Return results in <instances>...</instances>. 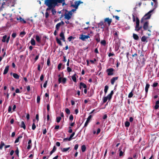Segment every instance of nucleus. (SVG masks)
<instances>
[{
    "label": "nucleus",
    "mask_w": 159,
    "mask_h": 159,
    "mask_svg": "<svg viewBox=\"0 0 159 159\" xmlns=\"http://www.w3.org/2000/svg\"><path fill=\"white\" fill-rule=\"evenodd\" d=\"M63 2H64V0H45L44 4L48 7L46 11L51 10L52 14L55 15L57 11L54 8L56 6H58V3H62Z\"/></svg>",
    "instance_id": "nucleus-1"
},
{
    "label": "nucleus",
    "mask_w": 159,
    "mask_h": 159,
    "mask_svg": "<svg viewBox=\"0 0 159 159\" xmlns=\"http://www.w3.org/2000/svg\"><path fill=\"white\" fill-rule=\"evenodd\" d=\"M154 9H153L152 10L150 11L147 13L145 14V15L143 17L141 20V22H143L144 21L150 19L152 14L151 13L153 12Z\"/></svg>",
    "instance_id": "nucleus-2"
},
{
    "label": "nucleus",
    "mask_w": 159,
    "mask_h": 159,
    "mask_svg": "<svg viewBox=\"0 0 159 159\" xmlns=\"http://www.w3.org/2000/svg\"><path fill=\"white\" fill-rule=\"evenodd\" d=\"M144 24L143 25V28L144 30H148L150 31V30H148L149 29V22L148 21H144Z\"/></svg>",
    "instance_id": "nucleus-3"
},
{
    "label": "nucleus",
    "mask_w": 159,
    "mask_h": 159,
    "mask_svg": "<svg viewBox=\"0 0 159 159\" xmlns=\"http://www.w3.org/2000/svg\"><path fill=\"white\" fill-rule=\"evenodd\" d=\"M72 13L71 12H69L68 13H65L64 15V18L67 19L68 20H69L71 18Z\"/></svg>",
    "instance_id": "nucleus-4"
},
{
    "label": "nucleus",
    "mask_w": 159,
    "mask_h": 159,
    "mask_svg": "<svg viewBox=\"0 0 159 159\" xmlns=\"http://www.w3.org/2000/svg\"><path fill=\"white\" fill-rule=\"evenodd\" d=\"M114 69L112 68H110L107 69L106 70V72L107 73L108 75L110 76L113 75V71Z\"/></svg>",
    "instance_id": "nucleus-5"
},
{
    "label": "nucleus",
    "mask_w": 159,
    "mask_h": 159,
    "mask_svg": "<svg viewBox=\"0 0 159 159\" xmlns=\"http://www.w3.org/2000/svg\"><path fill=\"white\" fill-rule=\"evenodd\" d=\"M67 79L66 78H63L62 79V77H59L58 79V82L59 84L61 83L62 84H65L66 81Z\"/></svg>",
    "instance_id": "nucleus-6"
},
{
    "label": "nucleus",
    "mask_w": 159,
    "mask_h": 159,
    "mask_svg": "<svg viewBox=\"0 0 159 159\" xmlns=\"http://www.w3.org/2000/svg\"><path fill=\"white\" fill-rule=\"evenodd\" d=\"M89 35V34H88L86 35L82 34L81 35V37H80V39L83 41H85L86 39L90 38Z\"/></svg>",
    "instance_id": "nucleus-7"
},
{
    "label": "nucleus",
    "mask_w": 159,
    "mask_h": 159,
    "mask_svg": "<svg viewBox=\"0 0 159 159\" xmlns=\"http://www.w3.org/2000/svg\"><path fill=\"white\" fill-rule=\"evenodd\" d=\"M112 21V20L111 19H110L109 17H107L105 18L104 19V22L105 23H107L108 26H110Z\"/></svg>",
    "instance_id": "nucleus-8"
},
{
    "label": "nucleus",
    "mask_w": 159,
    "mask_h": 159,
    "mask_svg": "<svg viewBox=\"0 0 159 159\" xmlns=\"http://www.w3.org/2000/svg\"><path fill=\"white\" fill-rule=\"evenodd\" d=\"M135 31L137 32H139V30H141V33L143 34V30L142 29V26H135L134 30Z\"/></svg>",
    "instance_id": "nucleus-9"
},
{
    "label": "nucleus",
    "mask_w": 159,
    "mask_h": 159,
    "mask_svg": "<svg viewBox=\"0 0 159 159\" xmlns=\"http://www.w3.org/2000/svg\"><path fill=\"white\" fill-rule=\"evenodd\" d=\"M92 116L91 115H89L87 119V120L84 124V127H86L87 126Z\"/></svg>",
    "instance_id": "nucleus-10"
},
{
    "label": "nucleus",
    "mask_w": 159,
    "mask_h": 159,
    "mask_svg": "<svg viewBox=\"0 0 159 159\" xmlns=\"http://www.w3.org/2000/svg\"><path fill=\"white\" fill-rule=\"evenodd\" d=\"M60 36L61 37L60 39L62 40L64 42L65 41V38L64 35V33L63 31H62L60 33Z\"/></svg>",
    "instance_id": "nucleus-11"
},
{
    "label": "nucleus",
    "mask_w": 159,
    "mask_h": 159,
    "mask_svg": "<svg viewBox=\"0 0 159 159\" xmlns=\"http://www.w3.org/2000/svg\"><path fill=\"white\" fill-rule=\"evenodd\" d=\"M95 38L97 42L98 43L99 42L100 40V35L98 33L95 36Z\"/></svg>",
    "instance_id": "nucleus-12"
},
{
    "label": "nucleus",
    "mask_w": 159,
    "mask_h": 159,
    "mask_svg": "<svg viewBox=\"0 0 159 159\" xmlns=\"http://www.w3.org/2000/svg\"><path fill=\"white\" fill-rule=\"evenodd\" d=\"M118 77H113L111 80V84L112 85H113L116 80H118Z\"/></svg>",
    "instance_id": "nucleus-13"
},
{
    "label": "nucleus",
    "mask_w": 159,
    "mask_h": 159,
    "mask_svg": "<svg viewBox=\"0 0 159 159\" xmlns=\"http://www.w3.org/2000/svg\"><path fill=\"white\" fill-rule=\"evenodd\" d=\"M78 3V1H76L75 2V4L71 5V6L75 8L76 9H77L78 8V6L79 5V4Z\"/></svg>",
    "instance_id": "nucleus-14"
},
{
    "label": "nucleus",
    "mask_w": 159,
    "mask_h": 159,
    "mask_svg": "<svg viewBox=\"0 0 159 159\" xmlns=\"http://www.w3.org/2000/svg\"><path fill=\"white\" fill-rule=\"evenodd\" d=\"M114 38L115 39H118V34L119 33V32L118 31H114Z\"/></svg>",
    "instance_id": "nucleus-15"
},
{
    "label": "nucleus",
    "mask_w": 159,
    "mask_h": 159,
    "mask_svg": "<svg viewBox=\"0 0 159 159\" xmlns=\"http://www.w3.org/2000/svg\"><path fill=\"white\" fill-rule=\"evenodd\" d=\"M9 66L8 65L5 68V69L4 71V72L3 73V75H6L7 73L9 70Z\"/></svg>",
    "instance_id": "nucleus-16"
},
{
    "label": "nucleus",
    "mask_w": 159,
    "mask_h": 159,
    "mask_svg": "<svg viewBox=\"0 0 159 159\" xmlns=\"http://www.w3.org/2000/svg\"><path fill=\"white\" fill-rule=\"evenodd\" d=\"M133 39L135 40H138L139 39V36L137 34H133Z\"/></svg>",
    "instance_id": "nucleus-17"
},
{
    "label": "nucleus",
    "mask_w": 159,
    "mask_h": 159,
    "mask_svg": "<svg viewBox=\"0 0 159 159\" xmlns=\"http://www.w3.org/2000/svg\"><path fill=\"white\" fill-rule=\"evenodd\" d=\"M149 87H150L149 84H146V86H145V92H146V93L145 97H146V96H147V94L148 92V89L149 88Z\"/></svg>",
    "instance_id": "nucleus-18"
},
{
    "label": "nucleus",
    "mask_w": 159,
    "mask_h": 159,
    "mask_svg": "<svg viewBox=\"0 0 159 159\" xmlns=\"http://www.w3.org/2000/svg\"><path fill=\"white\" fill-rule=\"evenodd\" d=\"M16 19L17 20H20V22H23L25 24L26 23V21H25L20 16L19 18H17Z\"/></svg>",
    "instance_id": "nucleus-19"
},
{
    "label": "nucleus",
    "mask_w": 159,
    "mask_h": 159,
    "mask_svg": "<svg viewBox=\"0 0 159 159\" xmlns=\"http://www.w3.org/2000/svg\"><path fill=\"white\" fill-rule=\"evenodd\" d=\"M20 126L21 128H23L24 129H26V126L24 121H21V125Z\"/></svg>",
    "instance_id": "nucleus-20"
},
{
    "label": "nucleus",
    "mask_w": 159,
    "mask_h": 159,
    "mask_svg": "<svg viewBox=\"0 0 159 159\" xmlns=\"http://www.w3.org/2000/svg\"><path fill=\"white\" fill-rule=\"evenodd\" d=\"M159 107V101L157 100L156 102L155 105L154 107L155 109H157Z\"/></svg>",
    "instance_id": "nucleus-21"
},
{
    "label": "nucleus",
    "mask_w": 159,
    "mask_h": 159,
    "mask_svg": "<svg viewBox=\"0 0 159 159\" xmlns=\"http://www.w3.org/2000/svg\"><path fill=\"white\" fill-rule=\"evenodd\" d=\"M22 134L20 135L16 139L15 141V143H16L19 142V139L22 138Z\"/></svg>",
    "instance_id": "nucleus-22"
},
{
    "label": "nucleus",
    "mask_w": 159,
    "mask_h": 159,
    "mask_svg": "<svg viewBox=\"0 0 159 159\" xmlns=\"http://www.w3.org/2000/svg\"><path fill=\"white\" fill-rule=\"evenodd\" d=\"M113 93H114L113 91L112 90L111 91L110 93L107 95L109 98V100H110L111 99L112 97V96Z\"/></svg>",
    "instance_id": "nucleus-23"
},
{
    "label": "nucleus",
    "mask_w": 159,
    "mask_h": 159,
    "mask_svg": "<svg viewBox=\"0 0 159 159\" xmlns=\"http://www.w3.org/2000/svg\"><path fill=\"white\" fill-rule=\"evenodd\" d=\"M70 148V147L61 148V150L62 152H66Z\"/></svg>",
    "instance_id": "nucleus-24"
},
{
    "label": "nucleus",
    "mask_w": 159,
    "mask_h": 159,
    "mask_svg": "<svg viewBox=\"0 0 159 159\" xmlns=\"http://www.w3.org/2000/svg\"><path fill=\"white\" fill-rule=\"evenodd\" d=\"M13 76L14 78L16 79H19V75L17 74L14 73L13 74Z\"/></svg>",
    "instance_id": "nucleus-25"
},
{
    "label": "nucleus",
    "mask_w": 159,
    "mask_h": 159,
    "mask_svg": "<svg viewBox=\"0 0 159 159\" xmlns=\"http://www.w3.org/2000/svg\"><path fill=\"white\" fill-rule=\"evenodd\" d=\"M56 40L57 42V43L60 46H62V44L61 41L57 37L56 38Z\"/></svg>",
    "instance_id": "nucleus-26"
},
{
    "label": "nucleus",
    "mask_w": 159,
    "mask_h": 159,
    "mask_svg": "<svg viewBox=\"0 0 159 159\" xmlns=\"http://www.w3.org/2000/svg\"><path fill=\"white\" fill-rule=\"evenodd\" d=\"M155 4L153 9H155L157 6V0H152Z\"/></svg>",
    "instance_id": "nucleus-27"
},
{
    "label": "nucleus",
    "mask_w": 159,
    "mask_h": 159,
    "mask_svg": "<svg viewBox=\"0 0 159 159\" xmlns=\"http://www.w3.org/2000/svg\"><path fill=\"white\" fill-rule=\"evenodd\" d=\"M109 100V98L107 96V97H105L103 98V103H105L107 101V100Z\"/></svg>",
    "instance_id": "nucleus-28"
},
{
    "label": "nucleus",
    "mask_w": 159,
    "mask_h": 159,
    "mask_svg": "<svg viewBox=\"0 0 159 159\" xmlns=\"http://www.w3.org/2000/svg\"><path fill=\"white\" fill-rule=\"evenodd\" d=\"M147 38V37L145 36H143L141 38V41L143 42H145V41L147 42V41H146Z\"/></svg>",
    "instance_id": "nucleus-29"
},
{
    "label": "nucleus",
    "mask_w": 159,
    "mask_h": 159,
    "mask_svg": "<svg viewBox=\"0 0 159 159\" xmlns=\"http://www.w3.org/2000/svg\"><path fill=\"white\" fill-rule=\"evenodd\" d=\"M36 41L39 43H41L40 39L38 35L36 36Z\"/></svg>",
    "instance_id": "nucleus-30"
},
{
    "label": "nucleus",
    "mask_w": 159,
    "mask_h": 159,
    "mask_svg": "<svg viewBox=\"0 0 159 159\" xmlns=\"http://www.w3.org/2000/svg\"><path fill=\"white\" fill-rule=\"evenodd\" d=\"M136 25L135 26H139V20L138 18L137 17L136 18Z\"/></svg>",
    "instance_id": "nucleus-31"
},
{
    "label": "nucleus",
    "mask_w": 159,
    "mask_h": 159,
    "mask_svg": "<svg viewBox=\"0 0 159 159\" xmlns=\"http://www.w3.org/2000/svg\"><path fill=\"white\" fill-rule=\"evenodd\" d=\"M80 85L82 87H83L84 89H86L87 87V85L86 84L80 82Z\"/></svg>",
    "instance_id": "nucleus-32"
},
{
    "label": "nucleus",
    "mask_w": 159,
    "mask_h": 159,
    "mask_svg": "<svg viewBox=\"0 0 159 159\" xmlns=\"http://www.w3.org/2000/svg\"><path fill=\"white\" fill-rule=\"evenodd\" d=\"M76 74H75L74 75H73L72 76V79L73 81L74 82H76Z\"/></svg>",
    "instance_id": "nucleus-33"
},
{
    "label": "nucleus",
    "mask_w": 159,
    "mask_h": 159,
    "mask_svg": "<svg viewBox=\"0 0 159 159\" xmlns=\"http://www.w3.org/2000/svg\"><path fill=\"white\" fill-rule=\"evenodd\" d=\"M30 43L32 45L34 46L35 45V41L34 39H32Z\"/></svg>",
    "instance_id": "nucleus-34"
},
{
    "label": "nucleus",
    "mask_w": 159,
    "mask_h": 159,
    "mask_svg": "<svg viewBox=\"0 0 159 159\" xmlns=\"http://www.w3.org/2000/svg\"><path fill=\"white\" fill-rule=\"evenodd\" d=\"M7 35H5L3 36L2 37V41L3 42H6V39L7 38Z\"/></svg>",
    "instance_id": "nucleus-35"
},
{
    "label": "nucleus",
    "mask_w": 159,
    "mask_h": 159,
    "mask_svg": "<svg viewBox=\"0 0 159 159\" xmlns=\"http://www.w3.org/2000/svg\"><path fill=\"white\" fill-rule=\"evenodd\" d=\"M5 146V144L2 141H1L0 143V150H2V149L3 147Z\"/></svg>",
    "instance_id": "nucleus-36"
},
{
    "label": "nucleus",
    "mask_w": 159,
    "mask_h": 159,
    "mask_svg": "<svg viewBox=\"0 0 159 159\" xmlns=\"http://www.w3.org/2000/svg\"><path fill=\"white\" fill-rule=\"evenodd\" d=\"M81 149L83 152H84L86 149V148L84 145H83L81 147Z\"/></svg>",
    "instance_id": "nucleus-37"
},
{
    "label": "nucleus",
    "mask_w": 159,
    "mask_h": 159,
    "mask_svg": "<svg viewBox=\"0 0 159 159\" xmlns=\"http://www.w3.org/2000/svg\"><path fill=\"white\" fill-rule=\"evenodd\" d=\"M108 88V86L107 85L105 86L104 91L105 94H106L107 93Z\"/></svg>",
    "instance_id": "nucleus-38"
},
{
    "label": "nucleus",
    "mask_w": 159,
    "mask_h": 159,
    "mask_svg": "<svg viewBox=\"0 0 159 159\" xmlns=\"http://www.w3.org/2000/svg\"><path fill=\"white\" fill-rule=\"evenodd\" d=\"M61 25V24H60V23H57L56 25V30H58L59 29Z\"/></svg>",
    "instance_id": "nucleus-39"
},
{
    "label": "nucleus",
    "mask_w": 159,
    "mask_h": 159,
    "mask_svg": "<svg viewBox=\"0 0 159 159\" xmlns=\"http://www.w3.org/2000/svg\"><path fill=\"white\" fill-rule=\"evenodd\" d=\"M61 120V117L60 116L57 117L56 119V121L57 123H59Z\"/></svg>",
    "instance_id": "nucleus-40"
},
{
    "label": "nucleus",
    "mask_w": 159,
    "mask_h": 159,
    "mask_svg": "<svg viewBox=\"0 0 159 159\" xmlns=\"http://www.w3.org/2000/svg\"><path fill=\"white\" fill-rule=\"evenodd\" d=\"M130 125V123L128 121H126L125 123V126L126 127H129Z\"/></svg>",
    "instance_id": "nucleus-41"
},
{
    "label": "nucleus",
    "mask_w": 159,
    "mask_h": 159,
    "mask_svg": "<svg viewBox=\"0 0 159 159\" xmlns=\"http://www.w3.org/2000/svg\"><path fill=\"white\" fill-rule=\"evenodd\" d=\"M65 112L67 114H70V111L68 108H66L65 109Z\"/></svg>",
    "instance_id": "nucleus-42"
},
{
    "label": "nucleus",
    "mask_w": 159,
    "mask_h": 159,
    "mask_svg": "<svg viewBox=\"0 0 159 159\" xmlns=\"http://www.w3.org/2000/svg\"><path fill=\"white\" fill-rule=\"evenodd\" d=\"M101 44L104 46H105L106 44V41L105 40H101Z\"/></svg>",
    "instance_id": "nucleus-43"
},
{
    "label": "nucleus",
    "mask_w": 159,
    "mask_h": 159,
    "mask_svg": "<svg viewBox=\"0 0 159 159\" xmlns=\"http://www.w3.org/2000/svg\"><path fill=\"white\" fill-rule=\"evenodd\" d=\"M133 90L128 95V98H132L133 96Z\"/></svg>",
    "instance_id": "nucleus-44"
},
{
    "label": "nucleus",
    "mask_w": 159,
    "mask_h": 159,
    "mask_svg": "<svg viewBox=\"0 0 159 159\" xmlns=\"http://www.w3.org/2000/svg\"><path fill=\"white\" fill-rule=\"evenodd\" d=\"M75 134V132H74L72 133V134L70 135V137L69 138V139L70 140H71L72 138L74 136Z\"/></svg>",
    "instance_id": "nucleus-45"
},
{
    "label": "nucleus",
    "mask_w": 159,
    "mask_h": 159,
    "mask_svg": "<svg viewBox=\"0 0 159 159\" xmlns=\"http://www.w3.org/2000/svg\"><path fill=\"white\" fill-rule=\"evenodd\" d=\"M40 96H38L37 98V102L38 103H39L40 102Z\"/></svg>",
    "instance_id": "nucleus-46"
},
{
    "label": "nucleus",
    "mask_w": 159,
    "mask_h": 159,
    "mask_svg": "<svg viewBox=\"0 0 159 159\" xmlns=\"http://www.w3.org/2000/svg\"><path fill=\"white\" fill-rule=\"evenodd\" d=\"M119 151H120L119 153V156L121 157L123 156L124 154V152H123L121 150V149H119Z\"/></svg>",
    "instance_id": "nucleus-47"
},
{
    "label": "nucleus",
    "mask_w": 159,
    "mask_h": 159,
    "mask_svg": "<svg viewBox=\"0 0 159 159\" xmlns=\"http://www.w3.org/2000/svg\"><path fill=\"white\" fill-rule=\"evenodd\" d=\"M15 152L16 154L18 157H19V150H18V147H17L15 151Z\"/></svg>",
    "instance_id": "nucleus-48"
},
{
    "label": "nucleus",
    "mask_w": 159,
    "mask_h": 159,
    "mask_svg": "<svg viewBox=\"0 0 159 159\" xmlns=\"http://www.w3.org/2000/svg\"><path fill=\"white\" fill-rule=\"evenodd\" d=\"M26 34V33L25 31L21 32L20 33V35L21 37H23Z\"/></svg>",
    "instance_id": "nucleus-49"
},
{
    "label": "nucleus",
    "mask_w": 159,
    "mask_h": 159,
    "mask_svg": "<svg viewBox=\"0 0 159 159\" xmlns=\"http://www.w3.org/2000/svg\"><path fill=\"white\" fill-rule=\"evenodd\" d=\"M62 65V64L61 63H59L57 66V69L58 70H61V66Z\"/></svg>",
    "instance_id": "nucleus-50"
},
{
    "label": "nucleus",
    "mask_w": 159,
    "mask_h": 159,
    "mask_svg": "<svg viewBox=\"0 0 159 159\" xmlns=\"http://www.w3.org/2000/svg\"><path fill=\"white\" fill-rule=\"evenodd\" d=\"M36 128V125H35V123L34 122L33 123L32 125V129L33 130H34Z\"/></svg>",
    "instance_id": "nucleus-51"
},
{
    "label": "nucleus",
    "mask_w": 159,
    "mask_h": 159,
    "mask_svg": "<svg viewBox=\"0 0 159 159\" xmlns=\"http://www.w3.org/2000/svg\"><path fill=\"white\" fill-rule=\"evenodd\" d=\"M47 65L48 66H49L50 65V58H48L47 61Z\"/></svg>",
    "instance_id": "nucleus-52"
},
{
    "label": "nucleus",
    "mask_w": 159,
    "mask_h": 159,
    "mask_svg": "<svg viewBox=\"0 0 159 159\" xmlns=\"http://www.w3.org/2000/svg\"><path fill=\"white\" fill-rule=\"evenodd\" d=\"M74 39V38L72 36H70L68 38V40L69 42H70L71 40L72 39Z\"/></svg>",
    "instance_id": "nucleus-53"
},
{
    "label": "nucleus",
    "mask_w": 159,
    "mask_h": 159,
    "mask_svg": "<svg viewBox=\"0 0 159 159\" xmlns=\"http://www.w3.org/2000/svg\"><path fill=\"white\" fill-rule=\"evenodd\" d=\"M158 84V83L155 82L153 84L152 86L154 87H156L157 86Z\"/></svg>",
    "instance_id": "nucleus-54"
},
{
    "label": "nucleus",
    "mask_w": 159,
    "mask_h": 159,
    "mask_svg": "<svg viewBox=\"0 0 159 159\" xmlns=\"http://www.w3.org/2000/svg\"><path fill=\"white\" fill-rule=\"evenodd\" d=\"M146 61L145 59L144 58H143V59L142 61L141 62V64L143 65H144L145 64V62Z\"/></svg>",
    "instance_id": "nucleus-55"
},
{
    "label": "nucleus",
    "mask_w": 159,
    "mask_h": 159,
    "mask_svg": "<svg viewBox=\"0 0 159 159\" xmlns=\"http://www.w3.org/2000/svg\"><path fill=\"white\" fill-rule=\"evenodd\" d=\"M67 70L68 72H70L72 71L71 69L69 67H67Z\"/></svg>",
    "instance_id": "nucleus-56"
},
{
    "label": "nucleus",
    "mask_w": 159,
    "mask_h": 159,
    "mask_svg": "<svg viewBox=\"0 0 159 159\" xmlns=\"http://www.w3.org/2000/svg\"><path fill=\"white\" fill-rule=\"evenodd\" d=\"M11 36L13 38H15L16 36V34L15 33H13L11 34Z\"/></svg>",
    "instance_id": "nucleus-57"
},
{
    "label": "nucleus",
    "mask_w": 159,
    "mask_h": 159,
    "mask_svg": "<svg viewBox=\"0 0 159 159\" xmlns=\"http://www.w3.org/2000/svg\"><path fill=\"white\" fill-rule=\"evenodd\" d=\"M49 16V14L47 12V11H46V13H45V16L46 18H48Z\"/></svg>",
    "instance_id": "nucleus-58"
},
{
    "label": "nucleus",
    "mask_w": 159,
    "mask_h": 159,
    "mask_svg": "<svg viewBox=\"0 0 159 159\" xmlns=\"http://www.w3.org/2000/svg\"><path fill=\"white\" fill-rule=\"evenodd\" d=\"M74 117L72 115H71L69 117V120H73Z\"/></svg>",
    "instance_id": "nucleus-59"
},
{
    "label": "nucleus",
    "mask_w": 159,
    "mask_h": 159,
    "mask_svg": "<svg viewBox=\"0 0 159 159\" xmlns=\"http://www.w3.org/2000/svg\"><path fill=\"white\" fill-rule=\"evenodd\" d=\"M44 78V75L43 74H42L40 77V79L41 81H43Z\"/></svg>",
    "instance_id": "nucleus-60"
},
{
    "label": "nucleus",
    "mask_w": 159,
    "mask_h": 159,
    "mask_svg": "<svg viewBox=\"0 0 159 159\" xmlns=\"http://www.w3.org/2000/svg\"><path fill=\"white\" fill-rule=\"evenodd\" d=\"M48 83V81H46L44 83L43 85V87L44 88H46L47 86V84Z\"/></svg>",
    "instance_id": "nucleus-61"
},
{
    "label": "nucleus",
    "mask_w": 159,
    "mask_h": 159,
    "mask_svg": "<svg viewBox=\"0 0 159 159\" xmlns=\"http://www.w3.org/2000/svg\"><path fill=\"white\" fill-rule=\"evenodd\" d=\"M78 147L79 145L78 144H76L74 148V149L75 150H76L78 149Z\"/></svg>",
    "instance_id": "nucleus-62"
},
{
    "label": "nucleus",
    "mask_w": 159,
    "mask_h": 159,
    "mask_svg": "<svg viewBox=\"0 0 159 159\" xmlns=\"http://www.w3.org/2000/svg\"><path fill=\"white\" fill-rule=\"evenodd\" d=\"M47 110L48 112L50 110V105L49 104H48L47 105Z\"/></svg>",
    "instance_id": "nucleus-63"
},
{
    "label": "nucleus",
    "mask_w": 159,
    "mask_h": 159,
    "mask_svg": "<svg viewBox=\"0 0 159 159\" xmlns=\"http://www.w3.org/2000/svg\"><path fill=\"white\" fill-rule=\"evenodd\" d=\"M56 149L57 148L56 147V146H54L52 151H53L54 152L56 151Z\"/></svg>",
    "instance_id": "nucleus-64"
}]
</instances>
